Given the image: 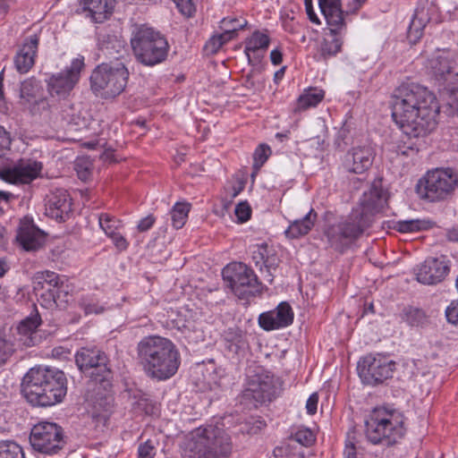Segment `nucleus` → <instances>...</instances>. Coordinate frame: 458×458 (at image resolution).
<instances>
[{
    "instance_id": "f257e3e1",
    "label": "nucleus",
    "mask_w": 458,
    "mask_h": 458,
    "mask_svg": "<svg viewBox=\"0 0 458 458\" xmlns=\"http://www.w3.org/2000/svg\"><path fill=\"white\" fill-rule=\"evenodd\" d=\"M440 106L433 92L416 83H403L394 92L392 117L409 138H424L437 127Z\"/></svg>"
},
{
    "instance_id": "f03ea898",
    "label": "nucleus",
    "mask_w": 458,
    "mask_h": 458,
    "mask_svg": "<svg viewBox=\"0 0 458 458\" xmlns=\"http://www.w3.org/2000/svg\"><path fill=\"white\" fill-rule=\"evenodd\" d=\"M137 360L145 375L157 381L173 377L181 365V354L168 338L149 335L143 337L136 347Z\"/></svg>"
},
{
    "instance_id": "7ed1b4c3",
    "label": "nucleus",
    "mask_w": 458,
    "mask_h": 458,
    "mask_svg": "<svg viewBox=\"0 0 458 458\" xmlns=\"http://www.w3.org/2000/svg\"><path fill=\"white\" fill-rule=\"evenodd\" d=\"M21 393L33 406H54L67 394L66 376L55 368H32L22 378Z\"/></svg>"
},
{
    "instance_id": "20e7f679",
    "label": "nucleus",
    "mask_w": 458,
    "mask_h": 458,
    "mask_svg": "<svg viewBox=\"0 0 458 458\" xmlns=\"http://www.w3.org/2000/svg\"><path fill=\"white\" fill-rule=\"evenodd\" d=\"M233 443L229 434L213 424L191 430L182 446V458H229Z\"/></svg>"
},
{
    "instance_id": "39448f33",
    "label": "nucleus",
    "mask_w": 458,
    "mask_h": 458,
    "mask_svg": "<svg viewBox=\"0 0 458 458\" xmlns=\"http://www.w3.org/2000/svg\"><path fill=\"white\" fill-rule=\"evenodd\" d=\"M130 42L135 58L146 66L161 64L167 57L169 44L166 38L151 27L135 25Z\"/></svg>"
},
{
    "instance_id": "423d86ee",
    "label": "nucleus",
    "mask_w": 458,
    "mask_h": 458,
    "mask_svg": "<svg viewBox=\"0 0 458 458\" xmlns=\"http://www.w3.org/2000/svg\"><path fill=\"white\" fill-rule=\"evenodd\" d=\"M365 428L368 440L374 445H392L405 434L403 416L386 408L374 409L365 421Z\"/></svg>"
},
{
    "instance_id": "0eeeda50",
    "label": "nucleus",
    "mask_w": 458,
    "mask_h": 458,
    "mask_svg": "<svg viewBox=\"0 0 458 458\" xmlns=\"http://www.w3.org/2000/svg\"><path fill=\"white\" fill-rule=\"evenodd\" d=\"M128 79L129 71L123 62L103 63L93 70L90 88L96 96L114 98L123 92Z\"/></svg>"
},
{
    "instance_id": "6e6552de",
    "label": "nucleus",
    "mask_w": 458,
    "mask_h": 458,
    "mask_svg": "<svg viewBox=\"0 0 458 458\" xmlns=\"http://www.w3.org/2000/svg\"><path fill=\"white\" fill-rule=\"evenodd\" d=\"M370 225L357 211L352 210L344 220L329 225L325 235L331 248L344 253Z\"/></svg>"
},
{
    "instance_id": "1a4fd4ad",
    "label": "nucleus",
    "mask_w": 458,
    "mask_h": 458,
    "mask_svg": "<svg viewBox=\"0 0 458 458\" xmlns=\"http://www.w3.org/2000/svg\"><path fill=\"white\" fill-rule=\"evenodd\" d=\"M222 275L226 285L239 299L249 300L261 292V284L256 274L242 262L227 265Z\"/></svg>"
},
{
    "instance_id": "9d476101",
    "label": "nucleus",
    "mask_w": 458,
    "mask_h": 458,
    "mask_svg": "<svg viewBox=\"0 0 458 458\" xmlns=\"http://www.w3.org/2000/svg\"><path fill=\"white\" fill-rule=\"evenodd\" d=\"M29 439L34 451L46 455L57 454L65 445L64 430L54 422L42 421L34 425Z\"/></svg>"
},
{
    "instance_id": "9b49d317",
    "label": "nucleus",
    "mask_w": 458,
    "mask_h": 458,
    "mask_svg": "<svg viewBox=\"0 0 458 458\" xmlns=\"http://www.w3.org/2000/svg\"><path fill=\"white\" fill-rule=\"evenodd\" d=\"M78 369L98 383L108 382L112 377V370L106 354L97 348H81L75 354Z\"/></svg>"
},
{
    "instance_id": "f8f14e48",
    "label": "nucleus",
    "mask_w": 458,
    "mask_h": 458,
    "mask_svg": "<svg viewBox=\"0 0 458 458\" xmlns=\"http://www.w3.org/2000/svg\"><path fill=\"white\" fill-rule=\"evenodd\" d=\"M394 369L395 362L380 353H369L362 357L357 366L361 381L369 386L382 384L392 377Z\"/></svg>"
},
{
    "instance_id": "ddd939ff",
    "label": "nucleus",
    "mask_w": 458,
    "mask_h": 458,
    "mask_svg": "<svg viewBox=\"0 0 458 458\" xmlns=\"http://www.w3.org/2000/svg\"><path fill=\"white\" fill-rule=\"evenodd\" d=\"M84 67V58H74L64 71L52 74L47 80V91L53 97L65 98L78 83Z\"/></svg>"
},
{
    "instance_id": "4468645a",
    "label": "nucleus",
    "mask_w": 458,
    "mask_h": 458,
    "mask_svg": "<svg viewBox=\"0 0 458 458\" xmlns=\"http://www.w3.org/2000/svg\"><path fill=\"white\" fill-rule=\"evenodd\" d=\"M244 395L257 403L270 402L276 394V378L268 371L259 368L248 375Z\"/></svg>"
},
{
    "instance_id": "2eb2a0df",
    "label": "nucleus",
    "mask_w": 458,
    "mask_h": 458,
    "mask_svg": "<svg viewBox=\"0 0 458 458\" xmlns=\"http://www.w3.org/2000/svg\"><path fill=\"white\" fill-rule=\"evenodd\" d=\"M41 170V162L21 159L13 167L0 170V178L14 184H29L39 176Z\"/></svg>"
},
{
    "instance_id": "dca6fc26",
    "label": "nucleus",
    "mask_w": 458,
    "mask_h": 458,
    "mask_svg": "<svg viewBox=\"0 0 458 458\" xmlns=\"http://www.w3.org/2000/svg\"><path fill=\"white\" fill-rule=\"evenodd\" d=\"M449 271V261L445 256L428 258L418 267L416 278L423 284H437L445 278Z\"/></svg>"
},
{
    "instance_id": "f3484780",
    "label": "nucleus",
    "mask_w": 458,
    "mask_h": 458,
    "mask_svg": "<svg viewBox=\"0 0 458 458\" xmlns=\"http://www.w3.org/2000/svg\"><path fill=\"white\" fill-rule=\"evenodd\" d=\"M386 199L383 189L373 184L360 199L358 207L352 210L357 211L361 217L372 224L374 216L382 211Z\"/></svg>"
},
{
    "instance_id": "a211bd4d",
    "label": "nucleus",
    "mask_w": 458,
    "mask_h": 458,
    "mask_svg": "<svg viewBox=\"0 0 458 458\" xmlns=\"http://www.w3.org/2000/svg\"><path fill=\"white\" fill-rule=\"evenodd\" d=\"M375 155L371 146L352 147L344 155L343 165L349 173L361 174L372 166Z\"/></svg>"
},
{
    "instance_id": "6ab92c4d",
    "label": "nucleus",
    "mask_w": 458,
    "mask_h": 458,
    "mask_svg": "<svg viewBox=\"0 0 458 458\" xmlns=\"http://www.w3.org/2000/svg\"><path fill=\"white\" fill-rule=\"evenodd\" d=\"M428 67L435 79L443 86L458 81V65L447 52L429 59Z\"/></svg>"
},
{
    "instance_id": "aec40b11",
    "label": "nucleus",
    "mask_w": 458,
    "mask_h": 458,
    "mask_svg": "<svg viewBox=\"0 0 458 458\" xmlns=\"http://www.w3.org/2000/svg\"><path fill=\"white\" fill-rule=\"evenodd\" d=\"M38 45V34L35 33L24 38L13 57L14 67L19 73L25 74L34 66Z\"/></svg>"
},
{
    "instance_id": "412c9836",
    "label": "nucleus",
    "mask_w": 458,
    "mask_h": 458,
    "mask_svg": "<svg viewBox=\"0 0 458 458\" xmlns=\"http://www.w3.org/2000/svg\"><path fill=\"white\" fill-rule=\"evenodd\" d=\"M293 320V312L287 302H281L276 310L264 312L259 317L260 327L267 331L288 327Z\"/></svg>"
},
{
    "instance_id": "4be33fe9",
    "label": "nucleus",
    "mask_w": 458,
    "mask_h": 458,
    "mask_svg": "<svg viewBox=\"0 0 458 458\" xmlns=\"http://www.w3.org/2000/svg\"><path fill=\"white\" fill-rule=\"evenodd\" d=\"M47 214L56 220H64L72 211V199L64 189H55L47 197Z\"/></svg>"
},
{
    "instance_id": "5701e85b",
    "label": "nucleus",
    "mask_w": 458,
    "mask_h": 458,
    "mask_svg": "<svg viewBox=\"0 0 458 458\" xmlns=\"http://www.w3.org/2000/svg\"><path fill=\"white\" fill-rule=\"evenodd\" d=\"M318 5L332 32L345 27L341 0H318Z\"/></svg>"
},
{
    "instance_id": "b1692460",
    "label": "nucleus",
    "mask_w": 458,
    "mask_h": 458,
    "mask_svg": "<svg viewBox=\"0 0 458 458\" xmlns=\"http://www.w3.org/2000/svg\"><path fill=\"white\" fill-rule=\"evenodd\" d=\"M16 238L25 250H36L44 242L43 232L27 223L21 225Z\"/></svg>"
},
{
    "instance_id": "393cba45",
    "label": "nucleus",
    "mask_w": 458,
    "mask_h": 458,
    "mask_svg": "<svg viewBox=\"0 0 458 458\" xmlns=\"http://www.w3.org/2000/svg\"><path fill=\"white\" fill-rule=\"evenodd\" d=\"M269 37L267 34L261 33L257 30L246 39L244 52L248 57L249 63L254 59L256 62H259L262 55L260 52H265L269 46Z\"/></svg>"
},
{
    "instance_id": "a878e982",
    "label": "nucleus",
    "mask_w": 458,
    "mask_h": 458,
    "mask_svg": "<svg viewBox=\"0 0 458 458\" xmlns=\"http://www.w3.org/2000/svg\"><path fill=\"white\" fill-rule=\"evenodd\" d=\"M102 55L118 61L126 53L125 42L115 35H103L98 43Z\"/></svg>"
},
{
    "instance_id": "bb28decb",
    "label": "nucleus",
    "mask_w": 458,
    "mask_h": 458,
    "mask_svg": "<svg viewBox=\"0 0 458 458\" xmlns=\"http://www.w3.org/2000/svg\"><path fill=\"white\" fill-rule=\"evenodd\" d=\"M79 4L95 22H103L113 9L111 0H79Z\"/></svg>"
},
{
    "instance_id": "cd10ccee",
    "label": "nucleus",
    "mask_w": 458,
    "mask_h": 458,
    "mask_svg": "<svg viewBox=\"0 0 458 458\" xmlns=\"http://www.w3.org/2000/svg\"><path fill=\"white\" fill-rule=\"evenodd\" d=\"M318 214L314 209H310L301 219H296L290 223L284 231V235L288 239H298L308 234L315 225Z\"/></svg>"
},
{
    "instance_id": "c85d7f7f",
    "label": "nucleus",
    "mask_w": 458,
    "mask_h": 458,
    "mask_svg": "<svg viewBox=\"0 0 458 458\" xmlns=\"http://www.w3.org/2000/svg\"><path fill=\"white\" fill-rule=\"evenodd\" d=\"M40 299L42 301L41 304L47 308H52L53 306L65 308L70 301L68 285L61 283V284L52 289V291L43 292L40 294Z\"/></svg>"
},
{
    "instance_id": "c756f323",
    "label": "nucleus",
    "mask_w": 458,
    "mask_h": 458,
    "mask_svg": "<svg viewBox=\"0 0 458 458\" xmlns=\"http://www.w3.org/2000/svg\"><path fill=\"white\" fill-rule=\"evenodd\" d=\"M40 324L41 318L37 310L20 322L17 330L20 335L25 337V339H21L24 344L30 346L36 344L33 335L36 334V329Z\"/></svg>"
},
{
    "instance_id": "7c9ffc66",
    "label": "nucleus",
    "mask_w": 458,
    "mask_h": 458,
    "mask_svg": "<svg viewBox=\"0 0 458 458\" xmlns=\"http://www.w3.org/2000/svg\"><path fill=\"white\" fill-rule=\"evenodd\" d=\"M225 348L232 353L239 352L246 348V334L239 327H229L225 331Z\"/></svg>"
},
{
    "instance_id": "2f4dec72",
    "label": "nucleus",
    "mask_w": 458,
    "mask_h": 458,
    "mask_svg": "<svg viewBox=\"0 0 458 458\" xmlns=\"http://www.w3.org/2000/svg\"><path fill=\"white\" fill-rule=\"evenodd\" d=\"M325 92L323 89L310 88L301 95L296 102L294 112H301L310 107L316 106L324 98Z\"/></svg>"
},
{
    "instance_id": "473e14b6",
    "label": "nucleus",
    "mask_w": 458,
    "mask_h": 458,
    "mask_svg": "<svg viewBox=\"0 0 458 458\" xmlns=\"http://www.w3.org/2000/svg\"><path fill=\"white\" fill-rule=\"evenodd\" d=\"M41 91L40 82L34 77L23 81L21 84L20 98L21 104L26 106L39 97Z\"/></svg>"
},
{
    "instance_id": "72a5a7b5",
    "label": "nucleus",
    "mask_w": 458,
    "mask_h": 458,
    "mask_svg": "<svg viewBox=\"0 0 458 458\" xmlns=\"http://www.w3.org/2000/svg\"><path fill=\"white\" fill-rule=\"evenodd\" d=\"M342 30L343 29H340L336 33L330 31L332 38H324L320 47V55L323 59L334 56L340 52L343 42L341 38L337 37V34H339ZM329 30H331L329 29Z\"/></svg>"
},
{
    "instance_id": "f704fd0d",
    "label": "nucleus",
    "mask_w": 458,
    "mask_h": 458,
    "mask_svg": "<svg viewBox=\"0 0 458 458\" xmlns=\"http://www.w3.org/2000/svg\"><path fill=\"white\" fill-rule=\"evenodd\" d=\"M36 280L37 285L40 286V289L44 292H50L62 283L59 275L52 271L38 273Z\"/></svg>"
},
{
    "instance_id": "c9c22d12",
    "label": "nucleus",
    "mask_w": 458,
    "mask_h": 458,
    "mask_svg": "<svg viewBox=\"0 0 458 458\" xmlns=\"http://www.w3.org/2000/svg\"><path fill=\"white\" fill-rule=\"evenodd\" d=\"M403 318L411 327L423 326L427 322L425 312L421 309L414 307L404 308Z\"/></svg>"
},
{
    "instance_id": "e433bc0d",
    "label": "nucleus",
    "mask_w": 458,
    "mask_h": 458,
    "mask_svg": "<svg viewBox=\"0 0 458 458\" xmlns=\"http://www.w3.org/2000/svg\"><path fill=\"white\" fill-rule=\"evenodd\" d=\"M190 205L186 203H176L171 210L172 225L175 229H181L188 217Z\"/></svg>"
},
{
    "instance_id": "4c0bfd02",
    "label": "nucleus",
    "mask_w": 458,
    "mask_h": 458,
    "mask_svg": "<svg viewBox=\"0 0 458 458\" xmlns=\"http://www.w3.org/2000/svg\"><path fill=\"white\" fill-rule=\"evenodd\" d=\"M98 223L99 226L105 232L106 236L116 233L117 230L123 225L120 219L108 213H101L98 216Z\"/></svg>"
},
{
    "instance_id": "58836bf2",
    "label": "nucleus",
    "mask_w": 458,
    "mask_h": 458,
    "mask_svg": "<svg viewBox=\"0 0 458 458\" xmlns=\"http://www.w3.org/2000/svg\"><path fill=\"white\" fill-rule=\"evenodd\" d=\"M426 26V19L419 17L416 13L411 20L407 31V37L410 42L416 43L423 35V30Z\"/></svg>"
},
{
    "instance_id": "ea45409f",
    "label": "nucleus",
    "mask_w": 458,
    "mask_h": 458,
    "mask_svg": "<svg viewBox=\"0 0 458 458\" xmlns=\"http://www.w3.org/2000/svg\"><path fill=\"white\" fill-rule=\"evenodd\" d=\"M0 458H25L23 450L14 441L0 442Z\"/></svg>"
},
{
    "instance_id": "a19ab883",
    "label": "nucleus",
    "mask_w": 458,
    "mask_h": 458,
    "mask_svg": "<svg viewBox=\"0 0 458 458\" xmlns=\"http://www.w3.org/2000/svg\"><path fill=\"white\" fill-rule=\"evenodd\" d=\"M427 222L420 219L398 221L394 228L400 233L417 232L428 227Z\"/></svg>"
},
{
    "instance_id": "79ce46f5",
    "label": "nucleus",
    "mask_w": 458,
    "mask_h": 458,
    "mask_svg": "<svg viewBox=\"0 0 458 458\" xmlns=\"http://www.w3.org/2000/svg\"><path fill=\"white\" fill-rule=\"evenodd\" d=\"M271 154V149L267 144H260L255 150L253 154V167L256 170H259L267 160L268 157Z\"/></svg>"
},
{
    "instance_id": "37998d69",
    "label": "nucleus",
    "mask_w": 458,
    "mask_h": 458,
    "mask_svg": "<svg viewBox=\"0 0 458 458\" xmlns=\"http://www.w3.org/2000/svg\"><path fill=\"white\" fill-rule=\"evenodd\" d=\"M291 438L303 446H310L315 441L314 435L309 428L298 429Z\"/></svg>"
},
{
    "instance_id": "c03bdc74",
    "label": "nucleus",
    "mask_w": 458,
    "mask_h": 458,
    "mask_svg": "<svg viewBox=\"0 0 458 458\" xmlns=\"http://www.w3.org/2000/svg\"><path fill=\"white\" fill-rule=\"evenodd\" d=\"M25 106L29 108L30 112L33 115H36L41 114L45 111H48L50 106L47 98L38 97Z\"/></svg>"
},
{
    "instance_id": "a18cd8bd",
    "label": "nucleus",
    "mask_w": 458,
    "mask_h": 458,
    "mask_svg": "<svg viewBox=\"0 0 458 458\" xmlns=\"http://www.w3.org/2000/svg\"><path fill=\"white\" fill-rule=\"evenodd\" d=\"M176 4L179 12L187 16L191 17L196 12L194 0H173Z\"/></svg>"
},
{
    "instance_id": "49530a36",
    "label": "nucleus",
    "mask_w": 458,
    "mask_h": 458,
    "mask_svg": "<svg viewBox=\"0 0 458 458\" xmlns=\"http://www.w3.org/2000/svg\"><path fill=\"white\" fill-rule=\"evenodd\" d=\"M234 213L238 221L244 223L250 219L251 209L247 202H241L235 207Z\"/></svg>"
},
{
    "instance_id": "de8ad7c7",
    "label": "nucleus",
    "mask_w": 458,
    "mask_h": 458,
    "mask_svg": "<svg viewBox=\"0 0 458 458\" xmlns=\"http://www.w3.org/2000/svg\"><path fill=\"white\" fill-rule=\"evenodd\" d=\"M444 87L449 93V105L458 110V81Z\"/></svg>"
},
{
    "instance_id": "09e8293b",
    "label": "nucleus",
    "mask_w": 458,
    "mask_h": 458,
    "mask_svg": "<svg viewBox=\"0 0 458 458\" xmlns=\"http://www.w3.org/2000/svg\"><path fill=\"white\" fill-rule=\"evenodd\" d=\"M155 454V446L150 440H148L139 445V458H154Z\"/></svg>"
},
{
    "instance_id": "8fccbe9b",
    "label": "nucleus",
    "mask_w": 458,
    "mask_h": 458,
    "mask_svg": "<svg viewBox=\"0 0 458 458\" xmlns=\"http://www.w3.org/2000/svg\"><path fill=\"white\" fill-rule=\"evenodd\" d=\"M224 25H228L229 28L234 29L233 35L236 36L237 31L243 29L247 25V21L227 17L221 21V27H224Z\"/></svg>"
},
{
    "instance_id": "3c124183",
    "label": "nucleus",
    "mask_w": 458,
    "mask_h": 458,
    "mask_svg": "<svg viewBox=\"0 0 458 458\" xmlns=\"http://www.w3.org/2000/svg\"><path fill=\"white\" fill-rule=\"evenodd\" d=\"M445 316L449 323L458 325V301L451 302L445 310Z\"/></svg>"
},
{
    "instance_id": "603ef678",
    "label": "nucleus",
    "mask_w": 458,
    "mask_h": 458,
    "mask_svg": "<svg viewBox=\"0 0 458 458\" xmlns=\"http://www.w3.org/2000/svg\"><path fill=\"white\" fill-rule=\"evenodd\" d=\"M108 237L112 239L114 245L119 251L125 250L129 246L127 240L118 232L109 235Z\"/></svg>"
},
{
    "instance_id": "864d4df0",
    "label": "nucleus",
    "mask_w": 458,
    "mask_h": 458,
    "mask_svg": "<svg viewBox=\"0 0 458 458\" xmlns=\"http://www.w3.org/2000/svg\"><path fill=\"white\" fill-rule=\"evenodd\" d=\"M222 43L219 38L216 35L213 36L209 38V40L205 44L204 49L208 54H216L221 47Z\"/></svg>"
},
{
    "instance_id": "5fc2aeb1",
    "label": "nucleus",
    "mask_w": 458,
    "mask_h": 458,
    "mask_svg": "<svg viewBox=\"0 0 458 458\" xmlns=\"http://www.w3.org/2000/svg\"><path fill=\"white\" fill-rule=\"evenodd\" d=\"M318 402V395L317 393H313L310 395L306 403L307 412L313 415L317 412V406Z\"/></svg>"
},
{
    "instance_id": "6e6d98bb",
    "label": "nucleus",
    "mask_w": 458,
    "mask_h": 458,
    "mask_svg": "<svg viewBox=\"0 0 458 458\" xmlns=\"http://www.w3.org/2000/svg\"><path fill=\"white\" fill-rule=\"evenodd\" d=\"M154 223L155 217L152 215H148L139 222L137 229L140 232H146L153 226Z\"/></svg>"
},
{
    "instance_id": "4d7b16f0",
    "label": "nucleus",
    "mask_w": 458,
    "mask_h": 458,
    "mask_svg": "<svg viewBox=\"0 0 458 458\" xmlns=\"http://www.w3.org/2000/svg\"><path fill=\"white\" fill-rule=\"evenodd\" d=\"M11 145V138L9 132L0 125V150L8 149Z\"/></svg>"
},
{
    "instance_id": "13d9d810",
    "label": "nucleus",
    "mask_w": 458,
    "mask_h": 458,
    "mask_svg": "<svg viewBox=\"0 0 458 458\" xmlns=\"http://www.w3.org/2000/svg\"><path fill=\"white\" fill-rule=\"evenodd\" d=\"M304 5H305L306 13H307L310 21L313 23L320 24V21L314 12L313 5H312V0H304Z\"/></svg>"
},
{
    "instance_id": "bf43d9fd",
    "label": "nucleus",
    "mask_w": 458,
    "mask_h": 458,
    "mask_svg": "<svg viewBox=\"0 0 458 458\" xmlns=\"http://www.w3.org/2000/svg\"><path fill=\"white\" fill-rule=\"evenodd\" d=\"M221 28L224 30V32L219 35H216V37L219 38L222 45H224L235 37L233 35L234 29L229 28L228 25H224V27Z\"/></svg>"
},
{
    "instance_id": "052dcab7",
    "label": "nucleus",
    "mask_w": 458,
    "mask_h": 458,
    "mask_svg": "<svg viewBox=\"0 0 458 458\" xmlns=\"http://www.w3.org/2000/svg\"><path fill=\"white\" fill-rule=\"evenodd\" d=\"M344 458H356V447L352 442H347L344 451Z\"/></svg>"
},
{
    "instance_id": "680f3d73",
    "label": "nucleus",
    "mask_w": 458,
    "mask_h": 458,
    "mask_svg": "<svg viewBox=\"0 0 458 458\" xmlns=\"http://www.w3.org/2000/svg\"><path fill=\"white\" fill-rule=\"evenodd\" d=\"M270 60L274 65H278L283 61V54L279 49H273L270 53Z\"/></svg>"
},
{
    "instance_id": "e2e57ef3",
    "label": "nucleus",
    "mask_w": 458,
    "mask_h": 458,
    "mask_svg": "<svg viewBox=\"0 0 458 458\" xmlns=\"http://www.w3.org/2000/svg\"><path fill=\"white\" fill-rule=\"evenodd\" d=\"M6 345V342L4 340L0 339V366L5 363L9 354L8 352L5 350Z\"/></svg>"
},
{
    "instance_id": "0e129e2a",
    "label": "nucleus",
    "mask_w": 458,
    "mask_h": 458,
    "mask_svg": "<svg viewBox=\"0 0 458 458\" xmlns=\"http://www.w3.org/2000/svg\"><path fill=\"white\" fill-rule=\"evenodd\" d=\"M253 424L254 426L249 430V433L250 434H256L258 431L266 427V422L259 419L255 420Z\"/></svg>"
},
{
    "instance_id": "69168bd1",
    "label": "nucleus",
    "mask_w": 458,
    "mask_h": 458,
    "mask_svg": "<svg viewBox=\"0 0 458 458\" xmlns=\"http://www.w3.org/2000/svg\"><path fill=\"white\" fill-rule=\"evenodd\" d=\"M82 162H83V160H81V159L77 160L75 163V166H76V170L79 174V176L81 178H85L89 174V169L87 167H85L83 170H81Z\"/></svg>"
},
{
    "instance_id": "338daca9",
    "label": "nucleus",
    "mask_w": 458,
    "mask_h": 458,
    "mask_svg": "<svg viewBox=\"0 0 458 458\" xmlns=\"http://www.w3.org/2000/svg\"><path fill=\"white\" fill-rule=\"evenodd\" d=\"M446 237L450 242H458V227L448 230Z\"/></svg>"
},
{
    "instance_id": "774afa93",
    "label": "nucleus",
    "mask_w": 458,
    "mask_h": 458,
    "mask_svg": "<svg viewBox=\"0 0 458 458\" xmlns=\"http://www.w3.org/2000/svg\"><path fill=\"white\" fill-rule=\"evenodd\" d=\"M14 198L13 194L8 191H0V200L9 201L11 199Z\"/></svg>"
}]
</instances>
